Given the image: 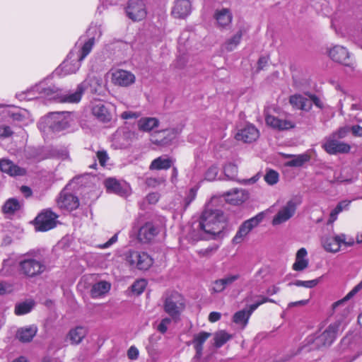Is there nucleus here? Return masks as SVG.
<instances>
[{
  "mask_svg": "<svg viewBox=\"0 0 362 362\" xmlns=\"http://www.w3.org/2000/svg\"><path fill=\"white\" fill-rule=\"evenodd\" d=\"M97 158L102 166H105L109 160V156L105 150L98 151L96 153Z\"/></svg>",
  "mask_w": 362,
  "mask_h": 362,
  "instance_id": "61",
  "label": "nucleus"
},
{
  "mask_svg": "<svg viewBox=\"0 0 362 362\" xmlns=\"http://www.w3.org/2000/svg\"><path fill=\"white\" fill-rule=\"evenodd\" d=\"M159 233V228L153 222L148 221L141 226L137 234L139 242L148 243Z\"/></svg>",
  "mask_w": 362,
  "mask_h": 362,
  "instance_id": "12",
  "label": "nucleus"
},
{
  "mask_svg": "<svg viewBox=\"0 0 362 362\" xmlns=\"http://www.w3.org/2000/svg\"><path fill=\"white\" fill-rule=\"evenodd\" d=\"M93 115L102 122H108L111 120L112 116L105 105L99 101L92 107Z\"/></svg>",
  "mask_w": 362,
  "mask_h": 362,
  "instance_id": "23",
  "label": "nucleus"
},
{
  "mask_svg": "<svg viewBox=\"0 0 362 362\" xmlns=\"http://www.w3.org/2000/svg\"><path fill=\"white\" fill-rule=\"evenodd\" d=\"M104 183L107 192H113L119 196L128 194L129 187L126 183H121L117 179L112 177L107 178Z\"/></svg>",
  "mask_w": 362,
  "mask_h": 362,
  "instance_id": "17",
  "label": "nucleus"
},
{
  "mask_svg": "<svg viewBox=\"0 0 362 362\" xmlns=\"http://www.w3.org/2000/svg\"><path fill=\"white\" fill-rule=\"evenodd\" d=\"M173 164V160L168 157L160 156L155 158L149 166L150 170H168Z\"/></svg>",
  "mask_w": 362,
  "mask_h": 362,
  "instance_id": "30",
  "label": "nucleus"
},
{
  "mask_svg": "<svg viewBox=\"0 0 362 362\" xmlns=\"http://www.w3.org/2000/svg\"><path fill=\"white\" fill-rule=\"evenodd\" d=\"M95 37H91L83 42L78 52L76 53V56L79 58V60L83 61L89 54L95 45Z\"/></svg>",
  "mask_w": 362,
  "mask_h": 362,
  "instance_id": "36",
  "label": "nucleus"
},
{
  "mask_svg": "<svg viewBox=\"0 0 362 362\" xmlns=\"http://www.w3.org/2000/svg\"><path fill=\"white\" fill-rule=\"evenodd\" d=\"M255 298H257V300L249 306L250 308L251 312H254L259 306L265 303L270 302L276 303V301L274 300L269 298V297L265 296L256 295Z\"/></svg>",
  "mask_w": 362,
  "mask_h": 362,
  "instance_id": "46",
  "label": "nucleus"
},
{
  "mask_svg": "<svg viewBox=\"0 0 362 362\" xmlns=\"http://www.w3.org/2000/svg\"><path fill=\"white\" fill-rule=\"evenodd\" d=\"M322 147L329 155L348 153L351 150V146L349 144L340 141L332 136L325 139Z\"/></svg>",
  "mask_w": 362,
  "mask_h": 362,
  "instance_id": "10",
  "label": "nucleus"
},
{
  "mask_svg": "<svg viewBox=\"0 0 362 362\" xmlns=\"http://www.w3.org/2000/svg\"><path fill=\"white\" fill-rule=\"evenodd\" d=\"M146 286V281L144 279L136 281L131 286L132 291L136 295L142 293Z\"/></svg>",
  "mask_w": 362,
  "mask_h": 362,
  "instance_id": "51",
  "label": "nucleus"
},
{
  "mask_svg": "<svg viewBox=\"0 0 362 362\" xmlns=\"http://www.w3.org/2000/svg\"><path fill=\"white\" fill-rule=\"evenodd\" d=\"M172 320L169 317L163 318L157 326V330L161 334H165L168 330V327L170 325Z\"/></svg>",
  "mask_w": 362,
  "mask_h": 362,
  "instance_id": "59",
  "label": "nucleus"
},
{
  "mask_svg": "<svg viewBox=\"0 0 362 362\" xmlns=\"http://www.w3.org/2000/svg\"><path fill=\"white\" fill-rule=\"evenodd\" d=\"M265 122L268 126L279 131L288 130L295 127L294 123L290 120L281 119L270 115L266 116Z\"/></svg>",
  "mask_w": 362,
  "mask_h": 362,
  "instance_id": "20",
  "label": "nucleus"
},
{
  "mask_svg": "<svg viewBox=\"0 0 362 362\" xmlns=\"http://www.w3.org/2000/svg\"><path fill=\"white\" fill-rule=\"evenodd\" d=\"M110 289V284L105 281H101L93 286L90 290V296L92 298H98L107 293Z\"/></svg>",
  "mask_w": 362,
  "mask_h": 362,
  "instance_id": "32",
  "label": "nucleus"
},
{
  "mask_svg": "<svg viewBox=\"0 0 362 362\" xmlns=\"http://www.w3.org/2000/svg\"><path fill=\"white\" fill-rule=\"evenodd\" d=\"M87 334V329L85 327L77 326L69 330L66 339L70 341L71 344L76 345L80 344Z\"/></svg>",
  "mask_w": 362,
  "mask_h": 362,
  "instance_id": "25",
  "label": "nucleus"
},
{
  "mask_svg": "<svg viewBox=\"0 0 362 362\" xmlns=\"http://www.w3.org/2000/svg\"><path fill=\"white\" fill-rule=\"evenodd\" d=\"M248 230H247L243 224H241L233 239V242L235 244L240 243L243 240V238L249 234Z\"/></svg>",
  "mask_w": 362,
  "mask_h": 362,
  "instance_id": "53",
  "label": "nucleus"
},
{
  "mask_svg": "<svg viewBox=\"0 0 362 362\" xmlns=\"http://www.w3.org/2000/svg\"><path fill=\"white\" fill-rule=\"evenodd\" d=\"M218 171H219V169L216 165H211L205 172V174H204L205 180H206L208 181L215 180L218 175Z\"/></svg>",
  "mask_w": 362,
  "mask_h": 362,
  "instance_id": "50",
  "label": "nucleus"
},
{
  "mask_svg": "<svg viewBox=\"0 0 362 362\" xmlns=\"http://www.w3.org/2000/svg\"><path fill=\"white\" fill-rule=\"evenodd\" d=\"M34 306L35 302L32 300L20 302L16 304L14 313L16 315H23L31 312Z\"/></svg>",
  "mask_w": 362,
  "mask_h": 362,
  "instance_id": "35",
  "label": "nucleus"
},
{
  "mask_svg": "<svg viewBox=\"0 0 362 362\" xmlns=\"http://www.w3.org/2000/svg\"><path fill=\"white\" fill-rule=\"evenodd\" d=\"M226 217L219 209H206L202 214L197 226H192L189 238L197 242L202 240H215L223 237L226 227Z\"/></svg>",
  "mask_w": 362,
  "mask_h": 362,
  "instance_id": "1",
  "label": "nucleus"
},
{
  "mask_svg": "<svg viewBox=\"0 0 362 362\" xmlns=\"http://www.w3.org/2000/svg\"><path fill=\"white\" fill-rule=\"evenodd\" d=\"M269 57L261 56L257 61V71H262L268 65Z\"/></svg>",
  "mask_w": 362,
  "mask_h": 362,
  "instance_id": "63",
  "label": "nucleus"
},
{
  "mask_svg": "<svg viewBox=\"0 0 362 362\" xmlns=\"http://www.w3.org/2000/svg\"><path fill=\"white\" fill-rule=\"evenodd\" d=\"M58 215L54 213L51 209H47V230L55 228L61 223L57 220Z\"/></svg>",
  "mask_w": 362,
  "mask_h": 362,
  "instance_id": "44",
  "label": "nucleus"
},
{
  "mask_svg": "<svg viewBox=\"0 0 362 362\" xmlns=\"http://www.w3.org/2000/svg\"><path fill=\"white\" fill-rule=\"evenodd\" d=\"M0 170L13 177L26 175L25 168L19 167L13 161L6 158L0 159Z\"/></svg>",
  "mask_w": 362,
  "mask_h": 362,
  "instance_id": "15",
  "label": "nucleus"
},
{
  "mask_svg": "<svg viewBox=\"0 0 362 362\" xmlns=\"http://www.w3.org/2000/svg\"><path fill=\"white\" fill-rule=\"evenodd\" d=\"M308 267V259H298L296 258L295 262L292 266L294 271L301 272Z\"/></svg>",
  "mask_w": 362,
  "mask_h": 362,
  "instance_id": "54",
  "label": "nucleus"
},
{
  "mask_svg": "<svg viewBox=\"0 0 362 362\" xmlns=\"http://www.w3.org/2000/svg\"><path fill=\"white\" fill-rule=\"evenodd\" d=\"M191 12L189 0H175L172 13L177 18H185Z\"/></svg>",
  "mask_w": 362,
  "mask_h": 362,
  "instance_id": "21",
  "label": "nucleus"
},
{
  "mask_svg": "<svg viewBox=\"0 0 362 362\" xmlns=\"http://www.w3.org/2000/svg\"><path fill=\"white\" fill-rule=\"evenodd\" d=\"M329 57L334 62L345 66L349 65V53L347 49L339 45L333 47L329 52Z\"/></svg>",
  "mask_w": 362,
  "mask_h": 362,
  "instance_id": "19",
  "label": "nucleus"
},
{
  "mask_svg": "<svg viewBox=\"0 0 362 362\" xmlns=\"http://www.w3.org/2000/svg\"><path fill=\"white\" fill-rule=\"evenodd\" d=\"M16 96L19 100H32L38 98V95L35 93V88L16 93Z\"/></svg>",
  "mask_w": 362,
  "mask_h": 362,
  "instance_id": "47",
  "label": "nucleus"
},
{
  "mask_svg": "<svg viewBox=\"0 0 362 362\" xmlns=\"http://www.w3.org/2000/svg\"><path fill=\"white\" fill-rule=\"evenodd\" d=\"M296 210V204L293 200L288 201L274 217L272 224L276 226L286 222L294 215Z\"/></svg>",
  "mask_w": 362,
  "mask_h": 362,
  "instance_id": "14",
  "label": "nucleus"
},
{
  "mask_svg": "<svg viewBox=\"0 0 362 362\" xmlns=\"http://www.w3.org/2000/svg\"><path fill=\"white\" fill-rule=\"evenodd\" d=\"M126 260L130 266L135 267L139 270H147L153 264V259L144 252L129 251Z\"/></svg>",
  "mask_w": 362,
  "mask_h": 362,
  "instance_id": "8",
  "label": "nucleus"
},
{
  "mask_svg": "<svg viewBox=\"0 0 362 362\" xmlns=\"http://www.w3.org/2000/svg\"><path fill=\"white\" fill-rule=\"evenodd\" d=\"M211 333L202 331L197 334H194L192 341L191 342H188V345L190 344H193L195 350V354L192 359V362H207L206 359L202 358L204 349L203 346L207 339L211 337Z\"/></svg>",
  "mask_w": 362,
  "mask_h": 362,
  "instance_id": "11",
  "label": "nucleus"
},
{
  "mask_svg": "<svg viewBox=\"0 0 362 362\" xmlns=\"http://www.w3.org/2000/svg\"><path fill=\"white\" fill-rule=\"evenodd\" d=\"M279 173L274 170H269L264 175L265 182L269 185H274L279 181Z\"/></svg>",
  "mask_w": 362,
  "mask_h": 362,
  "instance_id": "48",
  "label": "nucleus"
},
{
  "mask_svg": "<svg viewBox=\"0 0 362 362\" xmlns=\"http://www.w3.org/2000/svg\"><path fill=\"white\" fill-rule=\"evenodd\" d=\"M89 85V81L86 79L77 86L76 90L74 93L63 91L61 93H52V95H48L47 101L77 103L81 100L83 94L88 88Z\"/></svg>",
  "mask_w": 362,
  "mask_h": 362,
  "instance_id": "4",
  "label": "nucleus"
},
{
  "mask_svg": "<svg viewBox=\"0 0 362 362\" xmlns=\"http://www.w3.org/2000/svg\"><path fill=\"white\" fill-rule=\"evenodd\" d=\"M25 156L28 159L40 160L39 158V151L34 147H28L25 150Z\"/></svg>",
  "mask_w": 362,
  "mask_h": 362,
  "instance_id": "57",
  "label": "nucleus"
},
{
  "mask_svg": "<svg viewBox=\"0 0 362 362\" xmlns=\"http://www.w3.org/2000/svg\"><path fill=\"white\" fill-rule=\"evenodd\" d=\"M334 237H324L322 243L325 250L327 252H337L339 250V245L337 243Z\"/></svg>",
  "mask_w": 362,
  "mask_h": 362,
  "instance_id": "39",
  "label": "nucleus"
},
{
  "mask_svg": "<svg viewBox=\"0 0 362 362\" xmlns=\"http://www.w3.org/2000/svg\"><path fill=\"white\" fill-rule=\"evenodd\" d=\"M227 199L234 205H239L248 197L247 193L243 189H233L226 193Z\"/></svg>",
  "mask_w": 362,
  "mask_h": 362,
  "instance_id": "26",
  "label": "nucleus"
},
{
  "mask_svg": "<svg viewBox=\"0 0 362 362\" xmlns=\"http://www.w3.org/2000/svg\"><path fill=\"white\" fill-rule=\"evenodd\" d=\"M47 315H49V316L47 317V322L48 320L54 321L58 317V314L54 303L51 300H47Z\"/></svg>",
  "mask_w": 362,
  "mask_h": 362,
  "instance_id": "49",
  "label": "nucleus"
},
{
  "mask_svg": "<svg viewBox=\"0 0 362 362\" xmlns=\"http://www.w3.org/2000/svg\"><path fill=\"white\" fill-rule=\"evenodd\" d=\"M81 60L76 56V52L71 51L66 58L57 67L48 78H53L54 76L63 77L67 75L76 74L81 67Z\"/></svg>",
  "mask_w": 362,
  "mask_h": 362,
  "instance_id": "5",
  "label": "nucleus"
},
{
  "mask_svg": "<svg viewBox=\"0 0 362 362\" xmlns=\"http://www.w3.org/2000/svg\"><path fill=\"white\" fill-rule=\"evenodd\" d=\"M349 133L354 137H362V127L358 124L349 125Z\"/></svg>",
  "mask_w": 362,
  "mask_h": 362,
  "instance_id": "60",
  "label": "nucleus"
},
{
  "mask_svg": "<svg viewBox=\"0 0 362 362\" xmlns=\"http://www.w3.org/2000/svg\"><path fill=\"white\" fill-rule=\"evenodd\" d=\"M253 312L250 311V308L247 309H243L236 312L233 317V321L237 325H241L245 327L249 320L250 315Z\"/></svg>",
  "mask_w": 362,
  "mask_h": 362,
  "instance_id": "33",
  "label": "nucleus"
},
{
  "mask_svg": "<svg viewBox=\"0 0 362 362\" xmlns=\"http://www.w3.org/2000/svg\"><path fill=\"white\" fill-rule=\"evenodd\" d=\"M40 250L33 251L24 257L19 262V271L28 277H33L44 270Z\"/></svg>",
  "mask_w": 362,
  "mask_h": 362,
  "instance_id": "2",
  "label": "nucleus"
},
{
  "mask_svg": "<svg viewBox=\"0 0 362 362\" xmlns=\"http://www.w3.org/2000/svg\"><path fill=\"white\" fill-rule=\"evenodd\" d=\"M115 84L120 86H129L135 82V76L130 71L119 69L112 74Z\"/></svg>",
  "mask_w": 362,
  "mask_h": 362,
  "instance_id": "18",
  "label": "nucleus"
},
{
  "mask_svg": "<svg viewBox=\"0 0 362 362\" xmlns=\"http://www.w3.org/2000/svg\"><path fill=\"white\" fill-rule=\"evenodd\" d=\"M289 103L293 107L305 111H309L312 107V103L309 99L300 94L291 95Z\"/></svg>",
  "mask_w": 362,
  "mask_h": 362,
  "instance_id": "24",
  "label": "nucleus"
},
{
  "mask_svg": "<svg viewBox=\"0 0 362 362\" xmlns=\"http://www.w3.org/2000/svg\"><path fill=\"white\" fill-rule=\"evenodd\" d=\"M30 223L34 226L35 230L37 232L45 231V209H42L34 220L30 221Z\"/></svg>",
  "mask_w": 362,
  "mask_h": 362,
  "instance_id": "37",
  "label": "nucleus"
},
{
  "mask_svg": "<svg viewBox=\"0 0 362 362\" xmlns=\"http://www.w3.org/2000/svg\"><path fill=\"white\" fill-rule=\"evenodd\" d=\"M242 37L243 32L240 30L233 37L226 41L224 44L225 49L228 52L233 51L240 44Z\"/></svg>",
  "mask_w": 362,
  "mask_h": 362,
  "instance_id": "38",
  "label": "nucleus"
},
{
  "mask_svg": "<svg viewBox=\"0 0 362 362\" xmlns=\"http://www.w3.org/2000/svg\"><path fill=\"white\" fill-rule=\"evenodd\" d=\"M70 112L66 111L49 112L47 114V124L49 129L57 133L67 129L69 124Z\"/></svg>",
  "mask_w": 362,
  "mask_h": 362,
  "instance_id": "7",
  "label": "nucleus"
},
{
  "mask_svg": "<svg viewBox=\"0 0 362 362\" xmlns=\"http://www.w3.org/2000/svg\"><path fill=\"white\" fill-rule=\"evenodd\" d=\"M349 133V125L339 127L337 131L332 133L329 136H332L336 139H341L345 138Z\"/></svg>",
  "mask_w": 362,
  "mask_h": 362,
  "instance_id": "55",
  "label": "nucleus"
},
{
  "mask_svg": "<svg viewBox=\"0 0 362 362\" xmlns=\"http://www.w3.org/2000/svg\"><path fill=\"white\" fill-rule=\"evenodd\" d=\"M239 274L228 275L213 282L212 290L214 293H221L239 279Z\"/></svg>",
  "mask_w": 362,
  "mask_h": 362,
  "instance_id": "22",
  "label": "nucleus"
},
{
  "mask_svg": "<svg viewBox=\"0 0 362 362\" xmlns=\"http://www.w3.org/2000/svg\"><path fill=\"white\" fill-rule=\"evenodd\" d=\"M215 18L221 27H225L231 23L233 16L228 8H223L216 12Z\"/></svg>",
  "mask_w": 362,
  "mask_h": 362,
  "instance_id": "31",
  "label": "nucleus"
},
{
  "mask_svg": "<svg viewBox=\"0 0 362 362\" xmlns=\"http://www.w3.org/2000/svg\"><path fill=\"white\" fill-rule=\"evenodd\" d=\"M322 278V276L315 279L310 281H301V280H296L294 282H290L288 285V286H303L305 288H312L316 286L318 283L320 282V279Z\"/></svg>",
  "mask_w": 362,
  "mask_h": 362,
  "instance_id": "45",
  "label": "nucleus"
},
{
  "mask_svg": "<svg viewBox=\"0 0 362 362\" xmlns=\"http://www.w3.org/2000/svg\"><path fill=\"white\" fill-rule=\"evenodd\" d=\"M362 289V280L355 286L353 289L347 293V295L342 298L335 303H333L332 308L333 309H336L337 307L343 305L345 302L350 300L353 298L358 292H359Z\"/></svg>",
  "mask_w": 362,
  "mask_h": 362,
  "instance_id": "40",
  "label": "nucleus"
},
{
  "mask_svg": "<svg viewBox=\"0 0 362 362\" xmlns=\"http://www.w3.org/2000/svg\"><path fill=\"white\" fill-rule=\"evenodd\" d=\"M163 134V137L160 139H155L153 137L151 141L153 144L160 146H166L171 144L172 141L176 137V132L175 129L172 130H164L162 132Z\"/></svg>",
  "mask_w": 362,
  "mask_h": 362,
  "instance_id": "28",
  "label": "nucleus"
},
{
  "mask_svg": "<svg viewBox=\"0 0 362 362\" xmlns=\"http://www.w3.org/2000/svg\"><path fill=\"white\" fill-rule=\"evenodd\" d=\"M21 208L19 202L14 198L9 199L3 206V211L5 214H14Z\"/></svg>",
  "mask_w": 362,
  "mask_h": 362,
  "instance_id": "43",
  "label": "nucleus"
},
{
  "mask_svg": "<svg viewBox=\"0 0 362 362\" xmlns=\"http://www.w3.org/2000/svg\"><path fill=\"white\" fill-rule=\"evenodd\" d=\"M259 137L258 129L252 124H247L236 134L235 139L245 143H251Z\"/></svg>",
  "mask_w": 362,
  "mask_h": 362,
  "instance_id": "16",
  "label": "nucleus"
},
{
  "mask_svg": "<svg viewBox=\"0 0 362 362\" xmlns=\"http://www.w3.org/2000/svg\"><path fill=\"white\" fill-rule=\"evenodd\" d=\"M224 175L228 180H235L238 175V165L232 162L226 163L223 166Z\"/></svg>",
  "mask_w": 362,
  "mask_h": 362,
  "instance_id": "42",
  "label": "nucleus"
},
{
  "mask_svg": "<svg viewBox=\"0 0 362 362\" xmlns=\"http://www.w3.org/2000/svg\"><path fill=\"white\" fill-rule=\"evenodd\" d=\"M230 338L231 335L223 330L216 332L214 337V346L216 348H220L230 340Z\"/></svg>",
  "mask_w": 362,
  "mask_h": 362,
  "instance_id": "41",
  "label": "nucleus"
},
{
  "mask_svg": "<svg viewBox=\"0 0 362 362\" xmlns=\"http://www.w3.org/2000/svg\"><path fill=\"white\" fill-rule=\"evenodd\" d=\"M341 325V320H337L330 325L321 333L315 334L314 339H310L308 343L313 344L314 349H320L329 347L337 337Z\"/></svg>",
  "mask_w": 362,
  "mask_h": 362,
  "instance_id": "3",
  "label": "nucleus"
},
{
  "mask_svg": "<svg viewBox=\"0 0 362 362\" xmlns=\"http://www.w3.org/2000/svg\"><path fill=\"white\" fill-rule=\"evenodd\" d=\"M197 194V190L194 188H191L185 199V206H188L191 202L195 199Z\"/></svg>",
  "mask_w": 362,
  "mask_h": 362,
  "instance_id": "64",
  "label": "nucleus"
},
{
  "mask_svg": "<svg viewBox=\"0 0 362 362\" xmlns=\"http://www.w3.org/2000/svg\"><path fill=\"white\" fill-rule=\"evenodd\" d=\"M37 333V327L30 326L23 327L18 330L16 338L21 342L26 343L30 341Z\"/></svg>",
  "mask_w": 362,
  "mask_h": 362,
  "instance_id": "27",
  "label": "nucleus"
},
{
  "mask_svg": "<svg viewBox=\"0 0 362 362\" xmlns=\"http://www.w3.org/2000/svg\"><path fill=\"white\" fill-rule=\"evenodd\" d=\"M184 308L183 299L179 293L173 291L165 294L163 309L173 319L178 317Z\"/></svg>",
  "mask_w": 362,
  "mask_h": 362,
  "instance_id": "6",
  "label": "nucleus"
},
{
  "mask_svg": "<svg viewBox=\"0 0 362 362\" xmlns=\"http://www.w3.org/2000/svg\"><path fill=\"white\" fill-rule=\"evenodd\" d=\"M159 120L156 117H142L138 121L140 131L149 132L159 125Z\"/></svg>",
  "mask_w": 362,
  "mask_h": 362,
  "instance_id": "29",
  "label": "nucleus"
},
{
  "mask_svg": "<svg viewBox=\"0 0 362 362\" xmlns=\"http://www.w3.org/2000/svg\"><path fill=\"white\" fill-rule=\"evenodd\" d=\"M13 134L9 126L0 125V139L8 138Z\"/></svg>",
  "mask_w": 362,
  "mask_h": 362,
  "instance_id": "62",
  "label": "nucleus"
},
{
  "mask_svg": "<svg viewBox=\"0 0 362 362\" xmlns=\"http://www.w3.org/2000/svg\"><path fill=\"white\" fill-rule=\"evenodd\" d=\"M288 157L292 158L286 163V165L289 167H301L310 160V156L308 153L288 155Z\"/></svg>",
  "mask_w": 362,
  "mask_h": 362,
  "instance_id": "34",
  "label": "nucleus"
},
{
  "mask_svg": "<svg viewBox=\"0 0 362 362\" xmlns=\"http://www.w3.org/2000/svg\"><path fill=\"white\" fill-rule=\"evenodd\" d=\"M3 108L1 111L4 115L9 116L13 120L22 121L24 118L23 115L20 112H12L6 108L4 106L0 105V109Z\"/></svg>",
  "mask_w": 362,
  "mask_h": 362,
  "instance_id": "52",
  "label": "nucleus"
},
{
  "mask_svg": "<svg viewBox=\"0 0 362 362\" xmlns=\"http://www.w3.org/2000/svg\"><path fill=\"white\" fill-rule=\"evenodd\" d=\"M264 218V213L260 212V213L257 214L256 216H255L254 217H252L248 220H246V221L254 229L263 221Z\"/></svg>",
  "mask_w": 362,
  "mask_h": 362,
  "instance_id": "56",
  "label": "nucleus"
},
{
  "mask_svg": "<svg viewBox=\"0 0 362 362\" xmlns=\"http://www.w3.org/2000/svg\"><path fill=\"white\" fill-rule=\"evenodd\" d=\"M57 204L62 209L73 211L79 206V199L78 197L68 192L66 189L64 188L60 193Z\"/></svg>",
  "mask_w": 362,
  "mask_h": 362,
  "instance_id": "13",
  "label": "nucleus"
},
{
  "mask_svg": "<svg viewBox=\"0 0 362 362\" xmlns=\"http://www.w3.org/2000/svg\"><path fill=\"white\" fill-rule=\"evenodd\" d=\"M127 16L133 21H140L147 15L144 0H129L125 8Z\"/></svg>",
  "mask_w": 362,
  "mask_h": 362,
  "instance_id": "9",
  "label": "nucleus"
},
{
  "mask_svg": "<svg viewBox=\"0 0 362 362\" xmlns=\"http://www.w3.org/2000/svg\"><path fill=\"white\" fill-rule=\"evenodd\" d=\"M64 156V151L62 150L57 149L53 146H49L47 149V158H60Z\"/></svg>",
  "mask_w": 362,
  "mask_h": 362,
  "instance_id": "58",
  "label": "nucleus"
}]
</instances>
